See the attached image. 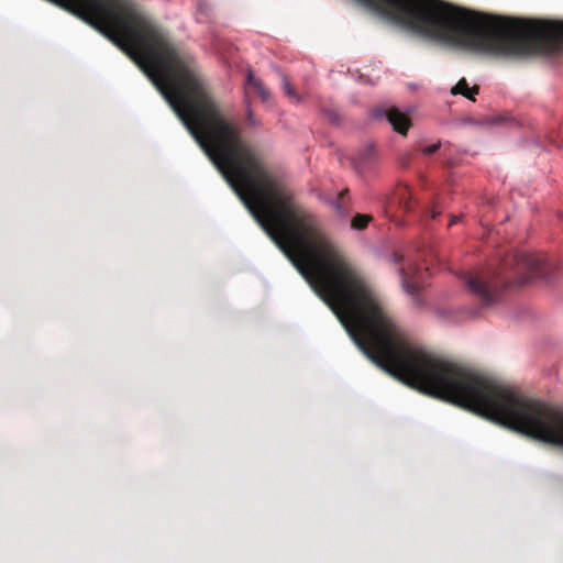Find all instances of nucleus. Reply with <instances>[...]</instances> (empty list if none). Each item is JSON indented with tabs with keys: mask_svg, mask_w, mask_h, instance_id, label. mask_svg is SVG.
<instances>
[{
	"mask_svg": "<svg viewBox=\"0 0 563 563\" xmlns=\"http://www.w3.org/2000/svg\"><path fill=\"white\" fill-rule=\"evenodd\" d=\"M440 214V211L432 210L431 217L435 219Z\"/></svg>",
	"mask_w": 563,
	"mask_h": 563,
	"instance_id": "nucleus-16",
	"label": "nucleus"
},
{
	"mask_svg": "<svg viewBox=\"0 0 563 563\" xmlns=\"http://www.w3.org/2000/svg\"><path fill=\"white\" fill-rule=\"evenodd\" d=\"M371 220L372 217L368 214L356 213L351 221V228L354 230H364Z\"/></svg>",
	"mask_w": 563,
	"mask_h": 563,
	"instance_id": "nucleus-8",
	"label": "nucleus"
},
{
	"mask_svg": "<svg viewBox=\"0 0 563 563\" xmlns=\"http://www.w3.org/2000/svg\"><path fill=\"white\" fill-rule=\"evenodd\" d=\"M457 220V217H452L449 227L453 225Z\"/></svg>",
	"mask_w": 563,
	"mask_h": 563,
	"instance_id": "nucleus-15",
	"label": "nucleus"
},
{
	"mask_svg": "<svg viewBox=\"0 0 563 563\" xmlns=\"http://www.w3.org/2000/svg\"><path fill=\"white\" fill-rule=\"evenodd\" d=\"M427 395H521L487 373L440 357L424 349Z\"/></svg>",
	"mask_w": 563,
	"mask_h": 563,
	"instance_id": "nucleus-2",
	"label": "nucleus"
},
{
	"mask_svg": "<svg viewBox=\"0 0 563 563\" xmlns=\"http://www.w3.org/2000/svg\"><path fill=\"white\" fill-rule=\"evenodd\" d=\"M247 120H249V122H250L251 124H255V120H254V118H253V113H252V111H249V112H247Z\"/></svg>",
	"mask_w": 563,
	"mask_h": 563,
	"instance_id": "nucleus-14",
	"label": "nucleus"
},
{
	"mask_svg": "<svg viewBox=\"0 0 563 563\" xmlns=\"http://www.w3.org/2000/svg\"><path fill=\"white\" fill-rule=\"evenodd\" d=\"M559 269L545 255L522 252L505 260L498 269L465 273L463 280L483 306L488 307L499 300L503 290L523 286L536 278L551 280Z\"/></svg>",
	"mask_w": 563,
	"mask_h": 563,
	"instance_id": "nucleus-1",
	"label": "nucleus"
},
{
	"mask_svg": "<svg viewBox=\"0 0 563 563\" xmlns=\"http://www.w3.org/2000/svg\"><path fill=\"white\" fill-rule=\"evenodd\" d=\"M377 161L378 156L375 147L368 145L353 157L352 166L358 175H366L375 168Z\"/></svg>",
	"mask_w": 563,
	"mask_h": 563,
	"instance_id": "nucleus-5",
	"label": "nucleus"
},
{
	"mask_svg": "<svg viewBox=\"0 0 563 563\" xmlns=\"http://www.w3.org/2000/svg\"><path fill=\"white\" fill-rule=\"evenodd\" d=\"M407 195H409L407 188H405L402 192H399L400 199L405 200L404 209H405V211L409 212L413 209V203L409 198L407 199Z\"/></svg>",
	"mask_w": 563,
	"mask_h": 563,
	"instance_id": "nucleus-11",
	"label": "nucleus"
},
{
	"mask_svg": "<svg viewBox=\"0 0 563 563\" xmlns=\"http://www.w3.org/2000/svg\"><path fill=\"white\" fill-rule=\"evenodd\" d=\"M393 261L395 264H400L404 261V256L399 254L398 252H395L393 254Z\"/></svg>",
	"mask_w": 563,
	"mask_h": 563,
	"instance_id": "nucleus-13",
	"label": "nucleus"
},
{
	"mask_svg": "<svg viewBox=\"0 0 563 563\" xmlns=\"http://www.w3.org/2000/svg\"><path fill=\"white\" fill-rule=\"evenodd\" d=\"M283 88H284L285 93L288 97L294 98V99L297 98V93L286 76H283Z\"/></svg>",
	"mask_w": 563,
	"mask_h": 563,
	"instance_id": "nucleus-10",
	"label": "nucleus"
},
{
	"mask_svg": "<svg viewBox=\"0 0 563 563\" xmlns=\"http://www.w3.org/2000/svg\"><path fill=\"white\" fill-rule=\"evenodd\" d=\"M373 115L377 119L386 117L394 130L402 135L407 134L411 124L409 118L396 108H377L374 110Z\"/></svg>",
	"mask_w": 563,
	"mask_h": 563,
	"instance_id": "nucleus-4",
	"label": "nucleus"
},
{
	"mask_svg": "<svg viewBox=\"0 0 563 563\" xmlns=\"http://www.w3.org/2000/svg\"><path fill=\"white\" fill-rule=\"evenodd\" d=\"M479 91V87L477 85L472 88L468 87V84L465 78H461L457 84L451 89L452 95H463L470 100H475V95Z\"/></svg>",
	"mask_w": 563,
	"mask_h": 563,
	"instance_id": "nucleus-7",
	"label": "nucleus"
},
{
	"mask_svg": "<svg viewBox=\"0 0 563 563\" xmlns=\"http://www.w3.org/2000/svg\"><path fill=\"white\" fill-rule=\"evenodd\" d=\"M246 88L256 92L263 101L268 100L269 92L260 78H256L252 70L247 73Z\"/></svg>",
	"mask_w": 563,
	"mask_h": 563,
	"instance_id": "nucleus-6",
	"label": "nucleus"
},
{
	"mask_svg": "<svg viewBox=\"0 0 563 563\" xmlns=\"http://www.w3.org/2000/svg\"><path fill=\"white\" fill-rule=\"evenodd\" d=\"M349 195V190L345 189L341 191L338 196V199L335 201V209L338 212L343 213L346 209L345 207V197Z\"/></svg>",
	"mask_w": 563,
	"mask_h": 563,
	"instance_id": "nucleus-9",
	"label": "nucleus"
},
{
	"mask_svg": "<svg viewBox=\"0 0 563 563\" xmlns=\"http://www.w3.org/2000/svg\"><path fill=\"white\" fill-rule=\"evenodd\" d=\"M427 271L421 269L416 264L408 267H400L399 275L404 290L410 296H418L424 283Z\"/></svg>",
	"mask_w": 563,
	"mask_h": 563,
	"instance_id": "nucleus-3",
	"label": "nucleus"
},
{
	"mask_svg": "<svg viewBox=\"0 0 563 563\" xmlns=\"http://www.w3.org/2000/svg\"><path fill=\"white\" fill-rule=\"evenodd\" d=\"M440 147H441V143L437 142L434 144L423 147L422 153L424 155H431V154L435 153Z\"/></svg>",
	"mask_w": 563,
	"mask_h": 563,
	"instance_id": "nucleus-12",
	"label": "nucleus"
}]
</instances>
